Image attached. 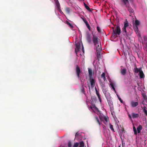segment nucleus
<instances>
[{"mask_svg":"<svg viewBox=\"0 0 147 147\" xmlns=\"http://www.w3.org/2000/svg\"><path fill=\"white\" fill-rule=\"evenodd\" d=\"M110 128L113 131L115 132L113 126L111 124H109Z\"/></svg>","mask_w":147,"mask_h":147,"instance_id":"nucleus-31","label":"nucleus"},{"mask_svg":"<svg viewBox=\"0 0 147 147\" xmlns=\"http://www.w3.org/2000/svg\"><path fill=\"white\" fill-rule=\"evenodd\" d=\"M131 116L133 118H138L139 116V115L138 114L133 113L131 114Z\"/></svg>","mask_w":147,"mask_h":147,"instance_id":"nucleus-15","label":"nucleus"},{"mask_svg":"<svg viewBox=\"0 0 147 147\" xmlns=\"http://www.w3.org/2000/svg\"><path fill=\"white\" fill-rule=\"evenodd\" d=\"M129 13H130V16H132V13H134V10H129Z\"/></svg>","mask_w":147,"mask_h":147,"instance_id":"nucleus-30","label":"nucleus"},{"mask_svg":"<svg viewBox=\"0 0 147 147\" xmlns=\"http://www.w3.org/2000/svg\"><path fill=\"white\" fill-rule=\"evenodd\" d=\"M67 24H68V25H69L71 27H73V26L70 23L68 22Z\"/></svg>","mask_w":147,"mask_h":147,"instance_id":"nucleus-47","label":"nucleus"},{"mask_svg":"<svg viewBox=\"0 0 147 147\" xmlns=\"http://www.w3.org/2000/svg\"><path fill=\"white\" fill-rule=\"evenodd\" d=\"M146 48L147 49L146 51H147V43L146 44V47H145V48Z\"/></svg>","mask_w":147,"mask_h":147,"instance_id":"nucleus-57","label":"nucleus"},{"mask_svg":"<svg viewBox=\"0 0 147 147\" xmlns=\"http://www.w3.org/2000/svg\"><path fill=\"white\" fill-rule=\"evenodd\" d=\"M76 71L78 77L79 78H80V74L81 73V71L80 68L78 65H77L76 66Z\"/></svg>","mask_w":147,"mask_h":147,"instance_id":"nucleus-3","label":"nucleus"},{"mask_svg":"<svg viewBox=\"0 0 147 147\" xmlns=\"http://www.w3.org/2000/svg\"><path fill=\"white\" fill-rule=\"evenodd\" d=\"M91 37L90 34H87L86 36V39L88 42L90 43L91 42Z\"/></svg>","mask_w":147,"mask_h":147,"instance_id":"nucleus-14","label":"nucleus"},{"mask_svg":"<svg viewBox=\"0 0 147 147\" xmlns=\"http://www.w3.org/2000/svg\"><path fill=\"white\" fill-rule=\"evenodd\" d=\"M89 12H92V10H88Z\"/></svg>","mask_w":147,"mask_h":147,"instance_id":"nucleus-56","label":"nucleus"},{"mask_svg":"<svg viewBox=\"0 0 147 147\" xmlns=\"http://www.w3.org/2000/svg\"><path fill=\"white\" fill-rule=\"evenodd\" d=\"M81 42H78L75 45L76 47V49H75V52L77 53L78 52L80 48Z\"/></svg>","mask_w":147,"mask_h":147,"instance_id":"nucleus-4","label":"nucleus"},{"mask_svg":"<svg viewBox=\"0 0 147 147\" xmlns=\"http://www.w3.org/2000/svg\"><path fill=\"white\" fill-rule=\"evenodd\" d=\"M97 30L99 32H101L99 26L97 27Z\"/></svg>","mask_w":147,"mask_h":147,"instance_id":"nucleus-44","label":"nucleus"},{"mask_svg":"<svg viewBox=\"0 0 147 147\" xmlns=\"http://www.w3.org/2000/svg\"><path fill=\"white\" fill-rule=\"evenodd\" d=\"M81 91L82 93L85 94V91L83 86H82L81 87Z\"/></svg>","mask_w":147,"mask_h":147,"instance_id":"nucleus-26","label":"nucleus"},{"mask_svg":"<svg viewBox=\"0 0 147 147\" xmlns=\"http://www.w3.org/2000/svg\"><path fill=\"white\" fill-rule=\"evenodd\" d=\"M108 103L109 106H111L113 105V102L111 100H108V98L107 99Z\"/></svg>","mask_w":147,"mask_h":147,"instance_id":"nucleus-24","label":"nucleus"},{"mask_svg":"<svg viewBox=\"0 0 147 147\" xmlns=\"http://www.w3.org/2000/svg\"><path fill=\"white\" fill-rule=\"evenodd\" d=\"M95 121L97 123L100 125V121L99 119L98 118V117L97 116H96L94 118Z\"/></svg>","mask_w":147,"mask_h":147,"instance_id":"nucleus-22","label":"nucleus"},{"mask_svg":"<svg viewBox=\"0 0 147 147\" xmlns=\"http://www.w3.org/2000/svg\"><path fill=\"white\" fill-rule=\"evenodd\" d=\"M95 46L96 47V53H100L101 51V45L100 44V45H99L98 44L97 45Z\"/></svg>","mask_w":147,"mask_h":147,"instance_id":"nucleus-8","label":"nucleus"},{"mask_svg":"<svg viewBox=\"0 0 147 147\" xmlns=\"http://www.w3.org/2000/svg\"><path fill=\"white\" fill-rule=\"evenodd\" d=\"M56 6L57 7V9H60V5L58 1V0H57L56 1Z\"/></svg>","mask_w":147,"mask_h":147,"instance_id":"nucleus-16","label":"nucleus"},{"mask_svg":"<svg viewBox=\"0 0 147 147\" xmlns=\"http://www.w3.org/2000/svg\"><path fill=\"white\" fill-rule=\"evenodd\" d=\"M104 119L105 121L107 122L109 120V118L107 116H105L104 117Z\"/></svg>","mask_w":147,"mask_h":147,"instance_id":"nucleus-29","label":"nucleus"},{"mask_svg":"<svg viewBox=\"0 0 147 147\" xmlns=\"http://www.w3.org/2000/svg\"><path fill=\"white\" fill-rule=\"evenodd\" d=\"M141 71V69L139 68L138 69L137 67H136L134 69V72L136 73L140 72Z\"/></svg>","mask_w":147,"mask_h":147,"instance_id":"nucleus-21","label":"nucleus"},{"mask_svg":"<svg viewBox=\"0 0 147 147\" xmlns=\"http://www.w3.org/2000/svg\"><path fill=\"white\" fill-rule=\"evenodd\" d=\"M79 144V143L78 142L75 143L73 147H78Z\"/></svg>","mask_w":147,"mask_h":147,"instance_id":"nucleus-35","label":"nucleus"},{"mask_svg":"<svg viewBox=\"0 0 147 147\" xmlns=\"http://www.w3.org/2000/svg\"><path fill=\"white\" fill-rule=\"evenodd\" d=\"M142 129V127L141 125H140L138 126V127L137 128V130L138 131V133H139L140 132V131Z\"/></svg>","mask_w":147,"mask_h":147,"instance_id":"nucleus-17","label":"nucleus"},{"mask_svg":"<svg viewBox=\"0 0 147 147\" xmlns=\"http://www.w3.org/2000/svg\"><path fill=\"white\" fill-rule=\"evenodd\" d=\"M82 50L83 52L84 53V47L83 45H82Z\"/></svg>","mask_w":147,"mask_h":147,"instance_id":"nucleus-49","label":"nucleus"},{"mask_svg":"<svg viewBox=\"0 0 147 147\" xmlns=\"http://www.w3.org/2000/svg\"><path fill=\"white\" fill-rule=\"evenodd\" d=\"M92 41L94 45H97L98 44V38L94 34H92Z\"/></svg>","mask_w":147,"mask_h":147,"instance_id":"nucleus-1","label":"nucleus"},{"mask_svg":"<svg viewBox=\"0 0 147 147\" xmlns=\"http://www.w3.org/2000/svg\"><path fill=\"white\" fill-rule=\"evenodd\" d=\"M80 146L79 147H83L84 146V144L83 141H81L80 143Z\"/></svg>","mask_w":147,"mask_h":147,"instance_id":"nucleus-28","label":"nucleus"},{"mask_svg":"<svg viewBox=\"0 0 147 147\" xmlns=\"http://www.w3.org/2000/svg\"><path fill=\"white\" fill-rule=\"evenodd\" d=\"M88 69L89 78H91L92 77V76L93 74L92 70V69H90V68H88Z\"/></svg>","mask_w":147,"mask_h":147,"instance_id":"nucleus-11","label":"nucleus"},{"mask_svg":"<svg viewBox=\"0 0 147 147\" xmlns=\"http://www.w3.org/2000/svg\"><path fill=\"white\" fill-rule=\"evenodd\" d=\"M140 22L139 21H138L137 20H135V26H138L140 25Z\"/></svg>","mask_w":147,"mask_h":147,"instance_id":"nucleus-19","label":"nucleus"},{"mask_svg":"<svg viewBox=\"0 0 147 147\" xmlns=\"http://www.w3.org/2000/svg\"><path fill=\"white\" fill-rule=\"evenodd\" d=\"M105 77V74L104 72H103L102 73L101 76V78H104Z\"/></svg>","mask_w":147,"mask_h":147,"instance_id":"nucleus-38","label":"nucleus"},{"mask_svg":"<svg viewBox=\"0 0 147 147\" xmlns=\"http://www.w3.org/2000/svg\"><path fill=\"white\" fill-rule=\"evenodd\" d=\"M142 108L143 110V111H144V112L147 111L146 110V107L145 106H144L143 108L142 107Z\"/></svg>","mask_w":147,"mask_h":147,"instance_id":"nucleus-45","label":"nucleus"},{"mask_svg":"<svg viewBox=\"0 0 147 147\" xmlns=\"http://www.w3.org/2000/svg\"><path fill=\"white\" fill-rule=\"evenodd\" d=\"M59 10V12L61 13H63V12H62V11H61V10Z\"/></svg>","mask_w":147,"mask_h":147,"instance_id":"nucleus-52","label":"nucleus"},{"mask_svg":"<svg viewBox=\"0 0 147 147\" xmlns=\"http://www.w3.org/2000/svg\"><path fill=\"white\" fill-rule=\"evenodd\" d=\"M140 77L141 78H143L144 77V74L142 70L139 72Z\"/></svg>","mask_w":147,"mask_h":147,"instance_id":"nucleus-18","label":"nucleus"},{"mask_svg":"<svg viewBox=\"0 0 147 147\" xmlns=\"http://www.w3.org/2000/svg\"><path fill=\"white\" fill-rule=\"evenodd\" d=\"M67 10V11L68 12L69 10Z\"/></svg>","mask_w":147,"mask_h":147,"instance_id":"nucleus-59","label":"nucleus"},{"mask_svg":"<svg viewBox=\"0 0 147 147\" xmlns=\"http://www.w3.org/2000/svg\"><path fill=\"white\" fill-rule=\"evenodd\" d=\"M89 90L90 89V87L89 86Z\"/></svg>","mask_w":147,"mask_h":147,"instance_id":"nucleus-58","label":"nucleus"},{"mask_svg":"<svg viewBox=\"0 0 147 147\" xmlns=\"http://www.w3.org/2000/svg\"><path fill=\"white\" fill-rule=\"evenodd\" d=\"M138 105V103L137 102H135L132 101L131 102V105L132 107H135L137 106Z\"/></svg>","mask_w":147,"mask_h":147,"instance_id":"nucleus-10","label":"nucleus"},{"mask_svg":"<svg viewBox=\"0 0 147 147\" xmlns=\"http://www.w3.org/2000/svg\"><path fill=\"white\" fill-rule=\"evenodd\" d=\"M133 129L134 131V134L135 135H137V130L136 129V128L134 126H133Z\"/></svg>","mask_w":147,"mask_h":147,"instance_id":"nucleus-25","label":"nucleus"},{"mask_svg":"<svg viewBox=\"0 0 147 147\" xmlns=\"http://www.w3.org/2000/svg\"><path fill=\"white\" fill-rule=\"evenodd\" d=\"M102 91L104 94L106 98L107 99V97L108 96V95H109V94L108 92H107V90L106 88H103L102 89Z\"/></svg>","mask_w":147,"mask_h":147,"instance_id":"nucleus-6","label":"nucleus"},{"mask_svg":"<svg viewBox=\"0 0 147 147\" xmlns=\"http://www.w3.org/2000/svg\"><path fill=\"white\" fill-rule=\"evenodd\" d=\"M128 117H129V119H131V115L130 114L128 115Z\"/></svg>","mask_w":147,"mask_h":147,"instance_id":"nucleus-51","label":"nucleus"},{"mask_svg":"<svg viewBox=\"0 0 147 147\" xmlns=\"http://www.w3.org/2000/svg\"><path fill=\"white\" fill-rule=\"evenodd\" d=\"M103 78V80L104 81L106 80V78L105 77L104 78Z\"/></svg>","mask_w":147,"mask_h":147,"instance_id":"nucleus-54","label":"nucleus"},{"mask_svg":"<svg viewBox=\"0 0 147 147\" xmlns=\"http://www.w3.org/2000/svg\"><path fill=\"white\" fill-rule=\"evenodd\" d=\"M83 21L86 24L88 23L87 21L86 20V19L84 18H82Z\"/></svg>","mask_w":147,"mask_h":147,"instance_id":"nucleus-32","label":"nucleus"},{"mask_svg":"<svg viewBox=\"0 0 147 147\" xmlns=\"http://www.w3.org/2000/svg\"><path fill=\"white\" fill-rule=\"evenodd\" d=\"M90 108L91 109H92V108H93L96 111L97 114L98 115L101 113L98 108H97L95 105H93L92 107H91Z\"/></svg>","mask_w":147,"mask_h":147,"instance_id":"nucleus-7","label":"nucleus"},{"mask_svg":"<svg viewBox=\"0 0 147 147\" xmlns=\"http://www.w3.org/2000/svg\"><path fill=\"white\" fill-rule=\"evenodd\" d=\"M144 40H147V37L146 36H144Z\"/></svg>","mask_w":147,"mask_h":147,"instance_id":"nucleus-50","label":"nucleus"},{"mask_svg":"<svg viewBox=\"0 0 147 147\" xmlns=\"http://www.w3.org/2000/svg\"><path fill=\"white\" fill-rule=\"evenodd\" d=\"M122 32L124 35H126L127 37H128L126 28L123 27L122 29Z\"/></svg>","mask_w":147,"mask_h":147,"instance_id":"nucleus-12","label":"nucleus"},{"mask_svg":"<svg viewBox=\"0 0 147 147\" xmlns=\"http://www.w3.org/2000/svg\"><path fill=\"white\" fill-rule=\"evenodd\" d=\"M116 35L117 34H116L115 32L113 31V33H112V36L113 37H115V36H116Z\"/></svg>","mask_w":147,"mask_h":147,"instance_id":"nucleus-36","label":"nucleus"},{"mask_svg":"<svg viewBox=\"0 0 147 147\" xmlns=\"http://www.w3.org/2000/svg\"><path fill=\"white\" fill-rule=\"evenodd\" d=\"M138 26H135V30L136 32H138Z\"/></svg>","mask_w":147,"mask_h":147,"instance_id":"nucleus-41","label":"nucleus"},{"mask_svg":"<svg viewBox=\"0 0 147 147\" xmlns=\"http://www.w3.org/2000/svg\"><path fill=\"white\" fill-rule=\"evenodd\" d=\"M78 136V133H76L75 134V136L76 137V136Z\"/></svg>","mask_w":147,"mask_h":147,"instance_id":"nucleus-53","label":"nucleus"},{"mask_svg":"<svg viewBox=\"0 0 147 147\" xmlns=\"http://www.w3.org/2000/svg\"><path fill=\"white\" fill-rule=\"evenodd\" d=\"M87 27L88 28V29H89V30H90V25H89L88 23L87 24H86Z\"/></svg>","mask_w":147,"mask_h":147,"instance_id":"nucleus-43","label":"nucleus"},{"mask_svg":"<svg viewBox=\"0 0 147 147\" xmlns=\"http://www.w3.org/2000/svg\"><path fill=\"white\" fill-rule=\"evenodd\" d=\"M117 96L120 102L122 103L123 102L121 98L118 95H117Z\"/></svg>","mask_w":147,"mask_h":147,"instance_id":"nucleus-39","label":"nucleus"},{"mask_svg":"<svg viewBox=\"0 0 147 147\" xmlns=\"http://www.w3.org/2000/svg\"><path fill=\"white\" fill-rule=\"evenodd\" d=\"M138 39H140L141 38V36L140 34H139L138 35Z\"/></svg>","mask_w":147,"mask_h":147,"instance_id":"nucleus-48","label":"nucleus"},{"mask_svg":"<svg viewBox=\"0 0 147 147\" xmlns=\"http://www.w3.org/2000/svg\"><path fill=\"white\" fill-rule=\"evenodd\" d=\"M84 5L86 9H90V7L84 3Z\"/></svg>","mask_w":147,"mask_h":147,"instance_id":"nucleus-27","label":"nucleus"},{"mask_svg":"<svg viewBox=\"0 0 147 147\" xmlns=\"http://www.w3.org/2000/svg\"><path fill=\"white\" fill-rule=\"evenodd\" d=\"M97 53V58L98 61L101 58V56L100 55V53Z\"/></svg>","mask_w":147,"mask_h":147,"instance_id":"nucleus-23","label":"nucleus"},{"mask_svg":"<svg viewBox=\"0 0 147 147\" xmlns=\"http://www.w3.org/2000/svg\"><path fill=\"white\" fill-rule=\"evenodd\" d=\"M123 2L125 4H126L128 3V0H123Z\"/></svg>","mask_w":147,"mask_h":147,"instance_id":"nucleus-40","label":"nucleus"},{"mask_svg":"<svg viewBox=\"0 0 147 147\" xmlns=\"http://www.w3.org/2000/svg\"><path fill=\"white\" fill-rule=\"evenodd\" d=\"M99 82L100 85L104 83L100 79L99 80Z\"/></svg>","mask_w":147,"mask_h":147,"instance_id":"nucleus-46","label":"nucleus"},{"mask_svg":"<svg viewBox=\"0 0 147 147\" xmlns=\"http://www.w3.org/2000/svg\"><path fill=\"white\" fill-rule=\"evenodd\" d=\"M95 91H96V94L97 95L98 97L99 100L100 102H102L101 98L100 97V95L99 94V91L97 90L96 87H95Z\"/></svg>","mask_w":147,"mask_h":147,"instance_id":"nucleus-9","label":"nucleus"},{"mask_svg":"<svg viewBox=\"0 0 147 147\" xmlns=\"http://www.w3.org/2000/svg\"><path fill=\"white\" fill-rule=\"evenodd\" d=\"M110 85L111 86V87L112 88V89L113 90L116 92L115 89V88H114V86L113 85V84L112 83H111L110 84Z\"/></svg>","mask_w":147,"mask_h":147,"instance_id":"nucleus-34","label":"nucleus"},{"mask_svg":"<svg viewBox=\"0 0 147 147\" xmlns=\"http://www.w3.org/2000/svg\"><path fill=\"white\" fill-rule=\"evenodd\" d=\"M101 121H103L104 120V118L105 116H103V115L101 113L98 115Z\"/></svg>","mask_w":147,"mask_h":147,"instance_id":"nucleus-20","label":"nucleus"},{"mask_svg":"<svg viewBox=\"0 0 147 147\" xmlns=\"http://www.w3.org/2000/svg\"><path fill=\"white\" fill-rule=\"evenodd\" d=\"M144 113L146 115V114H147V111H144Z\"/></svg>","mask_w":147,"mask_h":147,"instance_id":"nucleus-55","label":"nucleus"},{"mask_svg":"<svg viewBox=\"0 0 147 147\" xmlns=\"http://www.w3.org/2000/svg\"><path fill=\"white\" fill-rule=\"evenodd\" d=\"M129 26L128 23L127 22L124 23V26L123 28H126V27H127Z\"/></svg>","mask_w":147,"mask_h":147,"instance_id":"nucleus-33","label":"nucleus"},{"mask_svg":"<svg viewBox=\"0 0 147 147\" xmlns=\"http://www.w3.org/2000/svg\"><path fill=\"white\" fill-rule=\"evenodd\" d=\"M89 80L90 81L91 87L93 88L95 85V82L94 80L92 77L91 78H89Z\"/></svg>","mask_w":147,"mask_h":147,"instance_id":"nucleus-5","label":"nucleus"},{"mask_svg":"<svg viewBox=\"0 0 147 147\" xmlns=\"http://www.w3.org/2000/svg\"><path fill=\"white\" fill-rule=\"evenodd\" d=\"M113 31L115 32L117 35H119L121 33V29L119 26H117L115 30L113 28Z\"/></svg>","mask_w":147,"mask_h":147,"instance_id":"nucleus-2","label":"nucleus"},{"mask_svg":"<svg viewBox=\"0 0 147 147\" xmlns=\"http://www.w3.org/2000/svg\"><path fill=\"white\" fill-rule=\"evenodd\" d=\"M126 72L127 70L125 68L121 69L120 70L121 73L123 76H124L125 75Z\"/></svg>","mask_w":147,"mask_h":147,"instance_id":"nucleus-13","label":"nucleus"},{"mask_svg":"<svg viewBox=\"0 0 147 147\" xmlns=\"http://www.w3.org/2000/svg\"><path fill=\"white\" fill-rule=\"evenodd\" d=\"M100 85L101 86L102 89L106 88L105 85V84L104 83Z\"/></svg>","mask_w":147,"mask_h":147,"instance_id":"nucleus-37","label":"nucleus"},{"mask_svg":"<svg viewBox=\"0 0 147 147\" xmlns=\"http://www.w3.org/2000/svg\"><path fill=\"white\" fill-rule=\"evenodd\" d=\"M72 145L71 143V142H69L68 143V147H71Z\"/></svg>","mask_w":147,"mask_h":147,"instance_id":"nucleus-42","label":"nucleus"}]
</instances>
